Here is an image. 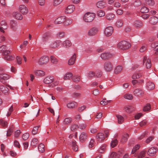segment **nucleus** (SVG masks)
I'll return each instance as SVG.
<instances>
[{
  "mask_svg": "<svg viewBox=\"0 0 158 158\" xmlns=\"http://www.w3.org/2000/svg\"><path fill=\"white\" fill-rule=\"evenodd\" d=\"M61 43V41L60 40H56L51 44L50 47L53 48H56L60 46Z\"/></svg>",
  "mask_w": 158,
  "mask_h": 158,
  "instance_id": "19",
  "label": "nucleus"
},
{
  "mask_svg": "<svg viewBox=\"0 0 158 158\" xmlns=\"http://www.w3.org/2000/svg\"><path fill=\"white\" fill-rule=\"evenodd\" d=\"M13 17L18 20H21L23 18V16L21 13L18 11H14L12 13Z\"/></svg>",
  "mask_w": 158,
  "mask_h": 158,
  "instance_id": "12",
  "label": "nucleus"
},
{
  "mask_svg": "<svg viewBox=\"0 0 158 158\" xmlns=\"http://www.w3.org/2000/svg\"><path fill=\"white\" fill-rule=\"evenodd\" d=\"M35 74L37 76L42 77L45 75L44 72L42 70H37L34 71Z\"/></svg>",
  "mask_w": 158,
  "mask_h": 158,
  "instance_id": "21",
  "label": "nucleus"
},
{
  "mask_svg": "<svg viewBox=\"0 0 158 158\" xmlns=\"http://www.w3.org/2000/svg\"><path fill=\"white\" fill-rule=\"evenodd\" d=\"M63 46L66 48H68L72 46V43L69 40H66L62 43Z\"/></svg>",
  "mask_w": 158,
  "mask_h": 158,
  "instance_id": "22",
  "label": "nucleus"
},
{
  "mask_svg": "<svg viewBox=\"0 0 158 158\" xmlns=\"http://www.w3.org/2000/svg\"><path fill=\"white\" fill-rule=\"evenodd\" d=\"M38 143V140L36 138H34L31 142V145L32 147H35Z\"/></svg>",
  "mask_w": 158,
  "mask_h": 158,
  "instance_id": "36",
  "label": "nucleus"
},
{
  "mask_svg": "<svg viewBox=\"0 0 158 158\" xmlns=\"http://www.w3.org/2000/svg\"><path fill=\"white\" fill-rule=\"evenodd\" d=\"M148 89L149 90H152L154 88L155 85L154 83L151 82H148L147 84Z\"/></svg>",
  "mask_w": 158,
  "mask_h": 158,
  "instance_id": "34",
  "label": "nucleus"
},
{
  "mask_svg": "<svg viewBox=\"0 0 158 158\" xmlns=\"http://www.w3.org/2000/svg\"><path fill=\"white\" fill-rule=\"evenodd\" d=\"M132 4L135 7H138L141 5V2L140 0H136L133 2Z\"/></svg>",
  "mask_w": 158,
  "mask_h": 158,
  "instance_id": "38",
  "label": "nucleus"
},
{
  "mask_svg": "<svg viewBox=\"0 0 158 158\" xmlns=\"http://www.w3.org/2000/svg\"><path fill=\"white\" fill-rule=\"evenodd\" d=\"M67 106L69 108H73L77 106V104L75 102H71L68 103Z\"/></svg>",
  "mask_w": 158,
  "mask_h": 158,
  "instance_id": "26",
  "label": "nucleus"
},
{
  "mask_svg": "<svg viewBox=\"0 0 158 158\" xmlns=\"http://www.w3.org/2000/svg\"><path fill=\"white\" fill-rule=\"evenodd\" d=\"M73 80L75 82H78L80 81V77L78 75H74L73 77Z\"/></svg>",
  "mask_w": 158,
  "mask_h": 158,
  "instance_id": "44",
  "label": "nucleus"
},
{
  "mask_svg": "<svg viewBox=\"0 0 158 158\" xmlns=\"http://www.w3.org/2000/svg\"><path fill=\"white\" fill-rule=\"evenodd\" d=\"M124 110L127 112L130 113L132 111V106H126L124 108Z\"/></svg>",
  "mask_w": 158,
  "mask_h": 158,
  "instance_id": "58",
  "label": "nucleus"
},
{
  "mask_svg": "<svg viewBox=\"0 0 158 158\" xmlns=\"http://www.w3.org/2000/svg\"><path fill=\"white\" fill-rule=\"evenodd\" d=\"M123 67L121 66H117L115 69L114 73L115 74H118L122 70Z\"/></svg>",
  "mask_w": 158,
  "mask_h": 158,
  "instance_id": "39",
  "label": "nucleus"
},
{
  "mask_svg": "<svg viewBox=\"0 0 158 158\" xmlns=\"http://www.w3.org/2000/svg\"><path fill=\"white\" fill-rule=\"evenodd\" d=\"M7 47L6 45H3L0 47V52L3 55H6L10 54L11 52L9 50H6Z\"/></svg>",
  "mask_w": 158,
  "mask_h": 158,
  "instance_id": "9",
  "label": "nucleus"
},
{
  "mask_svg": "<svg viewBox=\"0 0 158 158\" xmlns=\"http://www.w3.org/2000/svg\"><path fill=\"white\" fill-rule=\"evenodd\" d=\"M65 19V17L64 16L60 17L55 20L54 21V23L57 24L64 23Z\"/></svg>",
  "mask_w": 158,
  "mask_h": 158,
  "instance_id": "16",
  "label": "nucleus"
},
{
  "mask_svg": "<svg viewBox=\"0 0 158 158\" xmlns=\"http://www.w3.org/2000/svg\"><path fill=\"white\" fill-rule=\"evenodd\" d=\"M5 56L4 59L7 61H11L13 60V57L11 55L8 54Z\"/></svg>",
  "mask_w": 158,
  "mask_h": 158,
  "instance_id": "50",
  "label": "nucleus"
},
{
  "mask_svg": "<svg viewBox=\"0 0 158 158\" xmlns=\"http://www.w3.org/2000/svg\"><path fill=\"white\" fill-rule=\"evenodd\" d=\"M106 3L104 0H101L98 2L96 4L97 7L100 9L104 8L106 6Z\"/></svg>",
  "mask_w": 158,
  "mask_h": 158,
  "instance_id": "18",
  "label": "nucleus"
},
{
  "mask_svg": "<svg viewBox=\"0 0 158 158\" xmlns=\"http://www.w3.org/2000/svg\"><path fill=\"white\" fill-rule=\"evenodd\" d=\"M143 65L147 69L150 68L152 65L150 59L147 56H144L143 59Z\"/></svg>",
  "mask_w": 158,
  "mask_h": 158,
  "instance_id": "5",
  "label": "nucleus"
},
{
  "mask_svg": "<svg viewBox=\"0 0 158 158\" xmlns=\"http://www.w3.org/2000/svg\"><path fill=\"white\" fill-rule=\"evenodd\" d=\"M0 89L2 93L5 95H7L9 93V89L6 86L0 85Z\"/></svg>",
  "mask_w": 158,
  "mask_h": 158,
  "instance_id": "20",
  "label": "nucleus"
},
{
  "mask_svg": "<svg viewBox=\"0 0 158 158\" xmlns=\"http://www.w3.org/2000/svg\"><path fill=\"white\" fill-rule=\"evenodd\" d=\"M158 22V18L156 16L151 17L150 19L149 22L152 24H156Z\"/></svg>",
  "mask_w": 158,
  "mask_h": 158,
  "instance_id": "27",
  "label": "nucleus"
},
{
  "mask_svg": "<svg viewBox=\"0 0 158 158\" xmlns=\"http://www.w3.org/2000/svg\"><path fill=\"white\" fill-rule=\"evenodd\" d=\"M0 125L3 127H7L8 125L7 122L3 120L2 119H0Z\"/></svg>",
  "mask_w": 158,
  "mask_h": 158,
  "instance_id": "48",
  "label": "nucleus"
},
{
  "mask_svg": "<svg viewBox=\"0 0 158 158\" xmlns=\"http://www.w3.org/2000/svg\"><path fill=\"white\" fill-rule=\"evenodd\" d=\"M69 145L72 147L74 151H77L78 150V147L75 141H73L71 143H70Z\"/></svg>",
  "mask_w": 158,
  "mask_h": 158,
  "instance_id": "33",
  "label": "nucleus"
},
{
  "mask_svg": "<svg viewBox=\"0 0 158 158\" xmlns=\"http://www.w3.org/2000/svg\"><path fill=\"white\" fill-rule=\"evenodd\" d=\"M44 82L46 84H49L50 87H53L58 85L59 81H55L54 77L52 76H48L45 77L44 79Z\"/></svg>",
  "mask_w": 158,
  "mask_h": 158,
  "instance_id": "1",
  "label": "nucleus"
},
{
  "mask_svg": "<svg viewBox=\"0 0 158 158\" xmlns=\"http://www.w3.org/2000/svg\"><path fill=\"white\" fill-rule=\"evenodd\" d=\"M113 55L109 52H105L101 55V58L104 60H107L113 57Z\"/></svg>",
  "mask_w": 158,
  "mask_h": 158,
  "instance_id": "10",
  "label": "nucleus"
},
{
  "mask_svg": "<svg viewBox=\"0 0 158 158\" xmlns=\"http://www.w3.org/2000/svg\"><path fill=\"white\" fill-rule=\"evenodd\" d=\"M18 10L23 15L27 14L28 12L27 7L23 4L20 5L19 6Z\"/></svg>",
  "mask_w": 158,
  "mask_h": 158,
  "instance_id": "7",
  "label": "nucleus"
},
{
  "mask_svg": "<svg viewBox=\"0 0 158 158\" xmlns=\"http://www.w3.org/2000/svg\"><path fill=\"white\" fill-rule=\"evenodd\" d=\"M1 25L3 29H6L7 28V26L5 21H2L1 23Z\"/></svg>",
  "mask_w": 158,
  "mask_h": 158,
  "instance_id": "64",
  "label": "nucleus"
},
{
  "mask_svg": "<svg viewBox=\"0 0 158 158\" xmlns=\"http://www.w3.org/2000/svg\"><path fill=\"white\" fill-rule=\"evenodd\" d=\"M10 77L9 75L6 73L0 74V81L3 84L5 83V80L8 79Z\"/></svg>",
  "mask_w": 158,
  "mask_h": 158,
  "instance_id": "13",
  "label": "nucleus"
},
{
  "mask_svg": "<svg viewBox=\"0 0 158 158\" xmlns=\"http://www.w3.org/2000/svg\"><path fill=\"white\" fill-rule=\"evenodd\" d=\"M72 120V118L70 117L66 118L64 119L63 123L64 125L69 124L71 122Z\"/></svg>",
  "mask_w": 158,
  "mask_h": 158,
  "instance_id": "35",
  "label": "nucleus"
},
{
  "mask_svg": "<svg viewBox=\"0 0 158 158\" xmlns=\"http://www.w3.org/2000/svg\"><path fill=\"white\" fill-rule=\"evenodd\" d=\"M124 98L127 99L131 100L133 98V96L132 94H127L124 95Z\"/></svg>",
  "mask_w": 158,
  "mask_h": 158,
  "instance_id": "46",
  "label": "nucleus"
},
{
  "mask_svg": "<svg viewBox=\"0 0 158 158\" xmlns=\"http://www.w3.org/2000/svg\"><path fill=\"white\" fill-rule=\"evenodd\" d=\"M63 0H53V5L54 6H57L61 3Z\"/></svg>",
  "mask_w": 158,
  "mask_h": 158,
  "instance_id": "52",
  "label": "nucleus"
},
{
  "mask_svg": "<svg viewBox=\"0 0 158 158\" xmlns=\"http://www.w3.org/2000/svg\"><path fill=\"white\" fill-rule=\"evenodd\" d=\"M145 2L149 6H153L155 4V2L154 0H145Z\"/></svg>",
  "mask_w": 158,
  "mask_h": 158,
  "instance_id": "49",
  "label": "nucleus"
},
{
  "mask_svg": "<svg viewBox=\"0 0 158 158\" xmlns=\"http://www.w3.org/2000/svg\"><path fill=\"white\" fill-rule=\"evenodd\" d=\"M118 118V123L119 124H122L124 121V118L121 115L118 114L116 115Z\"/></svg>",
  "mask_w": 158,
  "mask_h": 158,
  "instance_id": "40",
  "label": "nucleus"
},
{
  "mask_svg": "<svg viewBox=\"0 0 158 158\" xmlns=\"http://www.w3.org/2000/svg\"><path fill=\"white\" fill-rule=\"evenodd\" d=\"M151 105L150 104L147 103L143 107V110L144 111H149L151 109Z\"/></svg>",
  "mask_w": 158,
  "mask_h": 158,
  "instance_id": "43",
  "label": "nucleus"
},
{
  "mask_svg": "<svg viewBox=\"0 0 158 158\" xmlns=\"http://www.w3.org/2000/svg\"><path fill=\"white\" fill-rule=\"evenodd\" d=\"M149 11L148 8L146 7H143L140 9V11L142 13H146Z\"/></svg>",
  "mask_w": 158,
  "mask_h": 158,
  "instance_id": "56",
  "label": "nucleus"
},
{
  "mask_svg": "<svg viewBox=\"0 0 158 158\" xmlns=\"http://www.w3.org/2000/svg\"><path fill=\"white\" fill-rule=\"evenodd\" d=\"M11 27L13 31H16L17 28V23L14 22H13L11 24Z\"/></svg>",
  "mask_w": 158,
  "mask_h": 158,
  "instance_id": "51",
  "label": "nucleus"
},
{
  "mask_svg": "<svg viewBox=\"0 0 158 158\" xmlns=\"http://www.w3.org/2000/svg\"><path fill=\"white\" fill-rule=\"evenodd\" d=\"M78 127L77 125L74 124L72 125L71 128V131H75L77 130L78 128Z\"/></svg>",
  "mask_w": 158,
  "mask_h": 158,
  "instance_id": "63",
  "label": "nucleus"
},
{
  "mask_svg": "<svg viewBox=\"0 0 158 158\" xmlns=\"http://www.w3.org/2000/svg\"><path fill=\"white\" fill-rule=\"evenodd\" d=\"M76 57V54H74L69 59L68 61V64L69 65H71L74 64L75 61Z\"/></svg>",
  "mask_w": 158,
  "mask_h": 158,
  "instance_id": "24",
  "label": "nucleus"
},
{
  "mask_svg": "<svg viewBox=\"0 0 158 158\" xmlns=\"http://www.w3.org/2000/svg\"><path fill=\"white\" fill-rule=\"evenodd\" d=\"M142 76V74L141 73H134L132 76V78L133 79H136L139 78Z\"/></svg>",
  "mask_w": 158,
  "mask_h": 158,
  "instance_id": "42",
  "label": "nucleus"
},
{
  "mask_svg": "<svg viewBox=\"0 0 158 158\" xmlns=\"http://www.w3.org/2000/svg\"><path fill=\"white\" fill-rule=\"evenodd\" d=\"M134 94L136 96L141 97L143 95L144 92L142 89H137L134 90Z\"/></svg>",
  "mask_w": 158,
  "mask_h": 158,
  "instance_id": "14",
  "label": "nucleus"
},
{
  "mask_svg": "<svg viewBox=\"0 0 158 158\" xmlns=\"http://www.w3.org/2000/svg\"><path fill=\"white\" fill-rule=\"evenodd\" d=\"M128 137V135L127 134H125L123 135L121 139V142L122 143L126 142L127 140V138Z\"/></svg>",
  "mask_w": 158,
  "mask_h": 158,
  "instance_id": "41",
  "label": "nucleus"
},
{
  "mask_svg": "<svg viewBox=\"0 0 158 158\" xmlns=\"http://www.w3.org/2000/svg\"><path fill=\"white\" fill-rule=\"evenodd\" d=\"M123 24V20L121 19H119L117 20L115 23V26L118 27H122Z\"/></svg>",
  "mask_w": 158,
  "mask_h": 158,
  "instance_id": "29",
  "label": "nucleus"
},
{
  "mask_svg": "<svg viewBox=\"0 0 158 158\" xmlns=\"http://www.w3.org/2000/svg\"><path fill=\"white\" fill-rule=\"evenodd\" d=\"M95 16V14L93 13L87 12L83 16V20L86 22H90L94 19Z\"/></svg>",
  "mask_w": 158,
  "mask_h": 158,
  "instance_id": "3",
  "label": "nucleus"
},
{
  "mask_svg": "<svg viewBox=\"0 0 158 158\" xmlns=\"http://www.w3.org/2000/svg\"><path fill=\"white\" fill-rule=\"evenodd\" d=\"M38 148L41 152H43L44 151V146L43 144H40L38 146Z\"/></svg>",
  "mask_w": 158,
  "mask_h": 158,
  "instance_id": "45",
  "label": "nucleus"
},
{
  "mask_svg": "<svg viewBox=\"0 0 158 158\" xmlns=\"http://www.w3.org/2000/svg\"><path fill=\"white\" fill-rule=\"evenodd\" d=\"M97 15L100 17H103L105 15V13L102 10H99L97 12Z\"/></svg>",
  "mask_w": 158,
  "mask_h": 158,
  "instance_id": "53",
  "label": "nucleus"
},
{
  "mask_svg": "<svg viewBox=\"0 0 158 158\" xmlns=\"http://www.w3.org/2000/svg\"><path fill=\"white\" fill-rule=\"evenodd\" d=\"M73 22L72 20L71 19L67 18L65 17V20L64 22V25L67 26L71 24Z\"/></svg>",
  "mask_w": 158,
  "mask_h": 158,
  "instance_id": "32",
  "label": "nucleus"
},
{
  "mask_svg": "<svg viewBox=\"0 0 158 158\" xmlns=\"http://www.w3.org/2000/svg\"><path fill=\"white\" fill-rule=\"evenodd\" d=\"M40 127V126H38L37 127H35L33 128L32 131V133L33 135H35L37 133L38 131V128Z\"/></svg>",
  "mask_w": 158,
  "mask_h": 158,
  "instance_id": "57",
  "label": "nucleus"
},
{
  "mask_svg": "<svg viewBox=\"0 0 158 158\" xmlns=\"http://www.w3.org/2000/svg\"><path fill=\"white\" fill-rule=\"evenodd\" d=\"M96 138L99 141H101L105 139L103 133H100L98 134L96 136Z\"/></svg>",
  "mask_w": 158,
  "mask_h": 158,
  "instance_id": "28",
  "label": "nucleus"
},
{
  "mask_svg": "<svg viewBox=\"0 0 158 158\" xmlns=\"http://www.w3.org/2000/svg\"><path fill=\"white\" fill-rule=\"evenodd\" d=\"M87 134L85 132H82L79 137V139L81 142H83L87 138Z\"/></svg>",
  "mask_w": 158,
  "mask_h": 158,
  "instance_id": "23",
  "label": "nucleus"
},
{
  "mask_svg": "<svg viewBox=\"0 0 158 158\" xmlns=\"http://www.w3.org/2000/svg\"><path fill=\"white\" fill-rule=\"evenodd\" d=\"M140 146L139 144H137L136 145L135 147H133V149H132L131 153H134L137 150L139 149L140 147Z\"/></svg>",
  "mask_w": 158,
  "mask_h": 158,
  "instance_id": "55",
  "label": "nucleus"
},
{
  "mask_svg": "<svg viewBox=\"0 0 158 158\" xmlns=\"http://www.w3.org/2000/svg\"><path fill=\"white\" fill-rule=\"evenodd\" d=\"M51 36V34L49 32H47L44 33L42 36V39L44 41L46 40V39Z\"/></svg>",
  "mask_w": 158,
  "mask_h": 158,
  "instance_id": "37",
  "label": "nucleus"
},
{
  "mask_svg": "<svg viewBox=\"0 0 158 158\" xmlns=\"http://www.w3.org/2000/svg\"><path fill=\"white\" fill-rule=\"evenodd\" d=\"M115 15L112 13H110L107 14L106 15V19L108 20H113L115 17Z\"/></svg>",
  "mask_w": 158,
  "mask_h": 158,
  "instance_id": "30",
  "label": "nucleus"
},
{
  "mask_svg": "<svg viewBox=\"0 0 158 158\" xmlns=\"http://www.w3.org/2000/svg\"><path fill=\"white\" fill-rule=\"evenodd\" d=\"M99 31L98 29L95 27L90 29L87 32V35L89 36H94L97 35Z\"/></svg>",
  "mask_w": 158,
  "mask_h": 158,
  "instance_id": "4",
  "label": "nucleus"
},
{
  "mask_svg": "<svg viewBox=\"0 0 158 158\" xmlns=\"http://www.w3.org/2000/svg\"><path fill=\"white\" fill-rule=\"evenodd\" d=\"M106 145L105 144L103 145L100 148L98 149V151L100 153H103L105 150Z\"/></svg>",
  "mask_w": 158,
  "mask_h": 158,
  "instance_id": "59",
  "label": "nucleus"
},
{
  "mask_svg": "<svg viewBox=\"0 0 158 158\" xmlns=\"http://www.w3.org/2000/svg\"><path fill=\"white\" fill-rule=\"evenodd\" d=\"M104 69L106 71L110 72L113 69V65L112 63L109 61H106L104 65Z\"/></svg>",
  "mask_w": 158,
  "mask_h": 158,
  "instance_id": "6",
  "label": "nucleus"
},
{
  "mask_svg": "<svg viewBox=\"0 0 158 158\" xmlns=\"http://www.w3.org/2000/svg\"><path fill=\"white\" fill-rule=\"evenodd\" d=\"M102 75V72L100 70H97L95 73V76L97 77H100Z\"/></svg>",
  "mask_w": 158,
  "mask_h": 158,
  "instance_id": "54",
  "label": "nucleus"
},
{
  "mask_svg": "<svg viewBox=\"0 0 158 158\" xmlns=\"http://www.w3.org/2000/svg\"><path fill=\"white\" fill-rule=\"evenodd\" d=\"M75 9V7L74 5H69L66 8L64 12L66 14H70L73 12Z\"/></svg>",
  "mask_w": 158,
  "mask_h": 158,
  "instance_id": "11",
  "label": "nucleus"
},
{
  "mask_svg": "<svg viewBox=\"0 0 158 158\" xmlns=\"http://www.w3.org/2000/svg\"><path fill=\"white\" fill-rule=\"evenodd\" d=\"M13 111V106L12 105L11 106V107L9 109V111L7 112V113L6 114V116L7 117L9 116L10 115L11 113Z\"/></svg>",
  "mask_w": 158,
  "mask_h": 158,
  "instance_id": "60",
  "label": "nucleus"
},
{
  "mask_svg": "<svg viewBox=\"0 0 158 158\" xmlns=\"http://www.w3.org/2000/svg\"><path fill=\"white\" fill-rule=\"evenodd\" d=\"M133 25L135 27L139 28L143 26V23L140 21L136 20L134 22Z\"/></svg>",
  "mask_w": 158,
  "mask_h": 158,
  "instance_id": "25",
  "label": "nucleus"
},
{
  "mask_svg": "<svg viewBox=\"0 0 158 158\" xmlns=\"http://www.w3.org/2000/svg\"><path fill=\"white\" fill-rule=\"evenodd\" d=\"M117 139L114 140L112 141L111 143V146L112 147L114 148L117 145Z\"/></svg>",
  "mask_w": 158,
  "mask_h": 158,
  "instance_id": "62",
  "label": "nucleus"
},
{
  "mask_svg": "<svg viewBox=\"0 0 158 158\" xmlns=\"http://www.w3.org/2000/svg\"><path fill=\"white\" fill-rule=\"evenodd\" d=\"M114 29L112 27H107L104 31L105 35L107 37L110 36L113 32Z\"/></svg>",
  "mask_w": 158,
  "mask_h": 158,
  "instance_id": "8",
  "label": "nucleus"
},
{
  "mask_svg": "<svg viewBox=\"0 0 158 158\" xmlns=\"http://www.w3.org/2000/svg\"><path fill=\"white\" fill-rule=\"evenodd\" d=\"M49 60V58L47 56H44L42 57L38 61L40 64H42L47 62Z\"/></svg>",
  "mask_w": 158,
  "mask_h": 158,
  "instance_id": "15",
  "label": "nucleus"
},
{
  "mask_svg": "<svg viewBox=\"0 0 158 158\" xmlns=\"http://www.w3.org/2000/svg\"><path fill=\"white\" fill-rule=\"evenodd\" d=\"M131 46L129 43L124 40L120 41L117 44L118 48L122 50H127L130 48Z\"/></svg>",
  "mask_w": 158,
  "mask_h": 158,
  "instance_id": "2",
  "label": "nucleus"
},
{
  "mask_svg": "<svg viewBox=\"0 0 158 158\" xmlns=\"http://www.w3.org/2000/svg\"><path fill=\"white\" fill-rule=\"evenodd\" d=\"M157 149L156 147H152L150 148L148 151V154L150 156H153L155 155Z\"/></svg>",
  "mask_w": 158,
  "mask_h": 158,
  "instance_id": "17",
  "label": "nucleus"
},
{
  "mask_svg": "<svg viewBox=\"0 0 158 158\" xmlns=\"http://www.w3.org/2000/svg\"><path fill=\"white\" fill-rule=\"evenodd\" d=\"M50 59L51 62L54 64H56L58 62V59L53 56H51Z\"/></svg>",
  "mask_w": 158,
  "mask_h": 158,
  "instance_id": "47",
  "label": "nucleus"
},
{
  "mask_svg": "<svg viewBox=\"0 0 158 158\" xmlns=\"http://www.w3.org/2000/svg\"><path fill=\"white\" fill-rule=\"evenodd\" d=\"M146 152L145 151L143 150L141 151L138 155V158H142L144 157Z\"/></svg>",
  "mask_w": 158,
  "mask_h": 158,
  "instance_id": "61",
  "label": "nucleus"
},
{
  "mask_svg": "<svg viewBox=\"0 0 158 158\" xmlns=\"http://www.w3.org/2000/svg\"><path fill=\"white\" fill-rule=\"evenodd\" d=\"M73 77V74L71 72L67 73L64 76V80H69Z\"/></svg>",
  "mask_w": 158,
  "mask_h": 158,
  "instance_id": "31",
  "label": "nucleus"
}]
</instances>
